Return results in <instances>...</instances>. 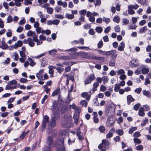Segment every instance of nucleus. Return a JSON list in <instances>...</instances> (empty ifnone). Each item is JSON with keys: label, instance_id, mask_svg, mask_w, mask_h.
Returning a JSON list of instances; mask_svg holds the SVG:
<instances>
[{"label": "nucleus", "instance_id": "37", "mask_svg": "<svg viewBox=\"0 0 151 151\" xmlns=\"http://www.w3.org/2000/svg\"><path fill=\"white\" fill-rule=\"evenodd\" d=\"M141 73V66L139 67L135 72V73L137 75H139Z\"/></svg>", "mask_w": 151, "mask_h": 151}, {"label": "nucleus", "instance_id": "5", "mask_svg": "<svg viewBox=\"0 0 151 151\" xmlns=\"http://www.w3.org/2000/svg\"><path fill=\"white\" fill-rule=\"evenodd\" d=\"M95 77L93 74H90L85 81V84L86 85L90 83L92 81H93L95 79Z\"/></svg>", "mask_w": 151, "mask_h": 151}, {"label": "nucleus", "instance_id": "3", "mask_svg": "<svg viewBox=\"0 0 151 151\" xmlns=\"http://www.w3.org/2000/svg\"><path fill=\"white\" fill-rule=\"evenodd\" d=\"M56 148L64 147V139L63 138L60 139L58 140L55 144Z\"/></svg>", "mask_w": 151, "mask_h": 151}, {"label": "nucleus", "instance_id": "4", "mask_svg": "<svg viewBox=\"0 0 151 151\" xmlns=\"http://www.w3.org/2000/svg\"><path fill=\"white\" fill-rule=\"evenodd\" d=\"M76 134L78 137L79 140L81 141L84 139V137L83 136V134L81 131L80 127H79L77 128Z\"/></svg>", "mask_w": 151, "mask_h": 151}, {"label": "nucleus", "instance_id": "2", "mask_svg": "<svg viewBox=\"0 0 151 151\" xmlns=\"http://www.w3.org/2000/svg\"><path fill=\"white\" fill-rule=\"evenodd\" d=\"M116 52L115 50H111L109 51H106L104 53V55L106 56L111 55V58H116L117 55L115 54Z\"/></svg>", "mask_w": 151, "mask_h": 151}, {"label": "nucleus", "instance_id": "6", "mask_svg": "<svg viewBox=\"0 0 151 151\" xmlns=\"http://www.w3.org/2000/svg\"><path fill=\"white\" fill-rule=\"evenodd\" d=\"M115 122V121L113 118L111 117H108L106 122V125L107 127H110L113 126Z\"/></svg>", "mask_w": 151, "mask_h": 151}, {"label": "nucleus", "instance_id": "49", "mask_svg": "<svg viewBox=\"0 0 151 151\" xmlns=\"http://www.w3.org/2000/svg\"><path fill=\"white\" fill-rule=\"evenodd\" d=\"M49 117L47 115H45L43 122L48 123L49 122Z\"/></svg>", "mask_w": 151, "mask_h": 151}, {"label": "nucleus", "instance_id": "30", "mask_svg": "<svg viewBox=\"0 0 151 151\" xmlns=\"http://www.w3.org/2000/svg\"><path fill=\"white\" fill-rule=\"evenodd\" d=\"M47 60L46 58H42V61L41 62V65L43 67H44L45 65L47 64Z\"/></svg>", "mask_w": 151, "mask_h": 151}, {"label": "nucleus", "instance_id": "25", "mask_svg": "<svg viewBox=\"0 0 151 151\" xmlns=\"http://www.w3.org/2000/svg\"><path fill=\"white\" fill-rule=\"evenodd\" d=\"M142 93L144 96H146L147 98H150L151 96L150 95V92L149 91L144 90L142 91Z\"/></svg>", "mask_w": 151, "mask_h": 151}, {"label": "nucleus", "instance_id": "42", "mask_svg": "<svg viewBox=\"0 0 151 151\" xmlns=\"http://www.w3.org/2000/svg\"><path fill=\"white\" fill-rule=\"evenodd\" d=\"M116 132L118 134L119 136H122L124 134L123 131L122 129L116 130Z\"/></svg>", "mask_w": 151, "mask_h": 151}, {"label": "nucleus", "instance_id": "13", "mask_svg": "<svg viewBox=\"0 0 151 151\" xmlns=\"http://www.w3.org/2000/svg\"><path fill=\"white\" fill-rule=\"evenodd\" d=\"M22 42L21 40H18L13 46V48L15 49H17L19 47H20L22 45Z\"/></svg>", "mask_w": 151, "mask_h": 151}, {"label": "nucleus", "instance_id": "7", "mask_svg": "<svg viewBox=\"0 0 151 151\" xmlns=\"http://www.w3.org/2000/svg\"><path fill=\"white\" fill-rule=\"evenodd\" d=\"M129 66L131 68H135L138 66L139 63L135 59H132L129 63Z\"/></svg>", "mask_w": 151, "mask_h": 151}, {"label": "nucleus", "instance_id": "63", "mask_svg": "<svg viewBox=\"0 0 151 151\" xmlns=\"http://www.w3.org/2000/svg\"><path fill=\"white\" fill-rule=\"evenodd\" d=\"M11 85H16L17 83V81L15 80H13L8 82Z\"/></svg>", "mask_w": 151, "mask_h": 151}, {"label": "nucleus", "instance_id": "52", "mask_svg": "<svg viewBox=\"0 0 151 151\" xmlns=\"http://www.w3.org/2000/svg\"><path fill=\"white\" fill-rule=\"evenodd\" d=\"M32 36L33 38V39L32 40H33L34 41H36V40L38 39L37 38L38 36V35L36 34L35 32Z\"/></svg>", "mask_w": 151, "mask_h": 151}, {"label": "nucleus", "instance_id": "61", "mask_svg": "<svg viewBox=\"0 0 151 151\" xmlns=\"http://www.w3.org/2000/svg\"><path fill=\"white\" fill-rule=\"evenodd\" d=\"M42 32V34L45 33L47 35H48L51 33L49 29H47L46 30H44Z\"/></svg>", "mask_w": 151, "mask_h": 151}, {"label": "nucleus", "instance_id": "17", "mask_svg": "<svg viewBox=\"0 0 151 151\" xmlns=\"http://www.w3.org/2000/svg\"><path fill=\"white\" fill-rule=\"evenodd\" d=\"M102 142L103 144L105 149L109 148V146L110 145V143L108 141L103 139L102 140Z\"/></svg>", "mask_w": 151, "mask_h": 151}, {"label": "nucleus", "instance_id": "19", "mask_svg": "<svg viewBox=\"0 0 151 151\" xmlns=\"http://www.w3.org/2000/svg\"><path fill=\"white\" fill-rule=\"evenodd\" d=\"M58 4L62 6L64 8H66L67 6V3L65 1H62L61 0H59L57 2Z\"/></svg>", "mask_w": 151, "mask_h": 151}, {"label": "nucleus", "instance_id": "8", "mask_svg": "<svg viewBox=\"0 0 151 151\" xmlns=\"http://www.w3.org/2000/svg\"><path fill=\"white\" fill-rule=\"evenodd\" d=\"M60 21L58 19H55L53 20H49L47 21V24L48 25H51L52 24L58 25L60 23Z\"/></svg>", "mask_w": 151, "mask_h": 151}, {"label": "nucleus", "instance_id": "36", "mask_svg": "<svg viewBox=\"0 0 151 151\" xmlns=\"http://www.w3.org/2000/svg\"><path fill=\"white\" fill-rule=\"evenodd\" d=\"M87 11L85 9H83L80 11L79 12V14L81 16H85L86 15Z\"/></svg>", "mask_w": 151, "mask_h": 151}, {"label": "nucleus", "instance_id": "55", "mask_svg": "<svg viewBox=\"0 0 151 151\" xmlns=\"http://www.w3.org/2000/svg\"><path fill=\"white\" fill-rule=\"evenodd\" d=\"M138 2L141 5H144L146 3V0H138Z\"/></svg>", "mask_w": 151, "mask_h": 151}, {"label": "nucleus", "instance_id": "29", "mask_svg": "<svg viewBox=\"0 0 151 151\" xmlns=\"http://www.w3.org/2000/svg\"><path fill=\"white\" fill-rule=\"evenodd\" d=\"M57 50L56 49H53L48 51L50 55H53L56 54L57 52Z\"/></svg>", "mask_w": 151, "mask_h": 151}, {"label": "nucleus", "instance_id": "14", "mask_svg": "<svg viewBox=\"0 0 151 151\" xmlns=\"http://www.w3.org/2000/svg\"><path fill=\"white\" fill-rule=\"evenodd\" d=\"M125 47V44L123 42H122L120 45L118 47V50L120 51H123L124 50Z\"/></svg>", "mask_w": 151, "mask_h": 151}, {"label": "nucleus", "instance_id": "59", "mask_svg": "<svg viewBox=\"0 0 151 151\" xmlns=\"http://www.w3.org/2000/svg\"><path fill=\"white\" fill-rule=\"evenodd\" d=\"M75 138H74L72 140H71L70 138H69L68 140V144L70 145L72 144L73 143H74L75 142Z\"/></svg>", "mask_w": 151, "mask_h": 151}, {"label": "nucleus", "instance_id": "20", "mask_svg": "<svg viewBox=\"0 0 151 151\" xmlns=\"http://www.w3.org/2000/svg\"><path fill=\"white\" fill-rule=\"evenodd\" d=\"M34 42L32 38L31 37L28 38V43L29 45L31 47H34L35 45V43Z\"/></svg>", "mask_w": 151, "mask_h": 151}, {"label": "nucleus", "instance_id": "44", "mask_svg": "<svg viewBox=\"0 0 151 151\" xmlns=\"http://www.w3.org/2000/svg\"><path fill=\"white\" fill-rule=\"evenodd\" d=\"M117 75H119L120 74H124L125 73L124 70L123 69H121L116 71Z\"/></svg>", "mask_w": 151, "mask_h": 151}, {"label": "nucleus", "instance_id": "22", "mask_svg": "<svg viewBox=\"0 0 151 151\" xmlns=\"http://www.w3.org/2000/svg\"><path fill=\"white\" fill-rule=\"evenodd\" d=\"M79 115L77 114H74L73 119L74 120V123L76 124L77 125L78 124V119L79 118Z\"/></svg>", "mask_w": 151, "mask_h": 151}, {"label": "nucleus", "instance_id": "45", "mask_svg": "<svg viewBox=\"0 0 151 151\" xmlns=\"http://www.w3.org/2000/svg\"><path fill=\"white\" fill-rule=\"evenodd\" d=\"M141 106L140 104L139 103H137L134 106V109L136 110L137 111L139 109V107Z\"/></svg>", "mask_w": 151, "mask_h": 151}, {"label": "nucleus", "instance_id": "64", "mask_svg": "<svg viewBox=\"0 0 151 151\" xmlns=\"http://www.w3.org/2000/svg\"><path fill=\"white\" fill-rule=\"evenodd\" d=\"M44 151H51V147L50 146H47L44 149Z\"/></svg>", "mask_w": 151, "mask_h": 151}, {"label": "nucleus", "instance_id": "54", "mask_svg": "<svg viewBox=\"0 0 151 151\" xmlns=\"http://www.w3.org/2000/svg\"><path fill=\"white\" fill-rule=\"evenodd\" d=\"M14 56V60L16 61H17L19 59V55L17 52H14L13 53Z\"/></svg>", "mask_w": 151, "mask_h": 151}, {"label": "nucleus", "instance_id": "33", "mask_svg": "<svg viewBox=\"0 0 151 151\" xmlns=\"http://www.w3.org/2000/svg\"><path fill=\"white\" fill-rule=\"evenodd\" d=\"M113 21L116 23H119L120 21L119 17L117 15L115 16L113 18Z\"/></svg>", "mask_w": 151, "mask_h": 151}, {"label": "nucleus", "instance_id": "16", "mask_svg": "<svg viewBox=\"0 0 151 151\" xmlns=\"http://www.w3.org/2000/svg\"><path fill=\"white\" fill-rule=\"evenodd\" d=\"M134 99L130 95H128L127 96V103L128 105L130 104L131 102L134 101Z\"/></svg>", "mask_w": 151, "mask_h": 151}, {"label": "nucleus", "instance_id": "57", "mask_svg": "<svg viewBox=\"0 0 151 151\" xmlns=\"http://www.w3.org/2000/svg\"><path fill=\"white\" fill-rule=\"evenodd\" d=\"M103 20L104 22H105L107 24L110 22V20L109 18L104 17L103 18Z\"/></svg>", "mask_w": 151, "mask_h": 151}, {"label": "nucleus", "instance_id": "12", "mask_svg": "<svg viewBox=\"0 0 151 151\" xmlns=\"http://www.w3.org/2000/svg\"><path fill=\"white\" fill-rule=\"evenodd\" d=\"M44 70L43 69H41L39 71V73L36 74V77L38 78V79L40 80H43V73Z\"/></svg>", "mask_w": 151, "mask_h": 151}, {"label": "nucleus", "instance_id": "58", "mask_svg": "<svg viewBox=\"0 0 151 151\" xmlns=\"http://www.w3.org/2000/svg\"><path fill=\"white\" fill-rule=\"evenodd\" d=\"M148 121V119H145L142 122L141 124V125L142 126H145L147 122Z\"/></svg>", "mask_w": 151, "mask_h": 151}, {"label": "nucleus", "instance_id": "28", "mask_svg": "<svg viewBox=\"0 0 151 151\" xmlns=\"http://www.w3.org/2000/svg\"><path fill=\"white\" fill-rule=\"evenodd\" d=\"M52 67L53 69H55L59 73H61L64 70V68L61 67H55L53 66H52Z\"/></svg>", "mask_w": 151, "mask_h": 151}, {"label": "nucleus", "instance_id": "24", "mask_svg": "<svg viewBox=\"0 0 151 151\" xmlns=\"http://www.w3.org/2000/svg\"><path fill=\"white\" fill-rule=\"evenodd\" d=\"M139 6L138 4H136L134 5H130L128 7V9H134L136 10L139 7Z\"/></svg>", "mask_w": 151, "mask_h": 151}, {"label": "nucleus", "instance_id": "21", "mask_svg": "<svg viewBox=\"0 0 151 151\" xmlns=\"http://www.w3.org/2000/svg\"><path fill=\"white\" fill-rule=\"evenodd\" d=\"M115 59L114 58H111L109 63V66L113 67L115 65Z\"/></svg>", "mask_w": 151, "mask_h": 151}, {"label": "nucleus", "instance_id": "27", "mask_svg": "<svg viewBox=\"0 0 151 151\" xmlns=\"http://www.w3.org/2000/svg\"><path fill=\"white\" fill-rule=\"evenodd\" d=\"M14 1L15 5L17 6H20L21 5V2H22L23 0H14Z\"/></svg>", "mask_w": 151, "mask_h": 151}, {"label": "nucleus", "instance_id": "43", "mask_svg": "<svg viewBox=\"0 0 151 151\" xmlns=\"http://www.w3.org/2000/svg\"><path fill=\"white\" fill-rule=\"evenodd\" d=\"M122 24L123 25H126L128 24L129 22V20L127 19L124 18L122 19Z\"/></svg>", "mask_w": 151, "mask_h": 151}, {"label": "nucleus", "instance_id": "62", "mask_svg": "<svg viewBox=\"0 0 151 151\" xmlns=\"http://www.w3.org/2000/svg\"><path fill=\"white\" fill-rule=\"evenodd\" d=\"M47 13L50 14H52L53 11V9L50 7L47 8Z\"/></svg>", "mask_w": 151, "mask_h": 151}, {"label": "nucleus", "instance_id": "23", "mask_svg": "<svg viewBox=\"0 0 151 151\" xmlns=\"http://www.w3.org/2000/svg\"><path fill=\"white\" fill-rule=\"evenodd\" d=\"M144 108L142 107H141L139 109L138 112V114L140 116H144L145 115V113L144 112Z\"/></svg>", "mask_w": 151, "mask_h": 151}, {"label": "nucleus", "instance_id": "47", "mask_svg": "<svg viewBox=\"0 0 151 151\" xmlns=\"http://www.w3.org/2000/svg\"><path fill=\"white\" fill-rule=\"evenodd\" d=\"M137 25L135 24H130L129 25V29H135L137 28Z\"/></svg>", "mask_w": 151, "mask_h": 151}, {"label": "nucleus", "instance_id": "10", "mask_svg": "<svg viewBox=\"0 0 151 151\" xmlns=\"http://www.w3.org/2000/svg\"><path fill=\"white\" fill-rule=\"evenodd\" d=\"M78 55L79 56L84 58H89L90 56L87 52H80L78 53Z\"/></svg>", "mask_w": 151, "mask_h": 151}, {"label": "nucleus", "instance_id": "35", "mask_svg": "<svg viewBox=\"0 0 151 151\" xmlns=\"http://www.w3.org/2000/svg\"><path fill=\"white\" fill-rule=\"evenodd\" d=\"M120 86L119 84H116L115 85L114 91L115 92H118L119 90Z\"/></svg>", "mask_w": 151, "mask_h": 151}, {"label": "nucleus", "instance_id": "1", "mask_svg": "<svg viewBox=\"0 0 151 151\" xmlns=\"http://www.w3.org/2000/svg\"><path fill=\"white\" fill-rule=\"evenodd\" d=\"M51 110L54 113V116L51 118L50 124V127H54L56 125L55 119H58L60 117V116L59 114V109L56 101H54L53 102L52 105L51 106Z\"/></svg>", "mask_w": 151, "mask_h": 151}, {"label": "nucleus", "instance_id": "41", "mask_svg": "<svg viewBox=\"0 0 151 151\" xmlns=\"http://www.w3.org/2000/svg\"><path fill=\"white\" fill-rule=\"evenodd\" d=\"M109 80L108 77L107 76H104L102 77V81H103L104 84L108 82Z\"/></svg>", "mask_w": 151, "mask_h": 151}, {"label": "nucleus", "instance_id": "26", "mask_svg": "<svg viewBox=\"0 0 151 151\" xmlns=\"http://www.w3.org/2000/svg\"><path fill=\"white\" fill-rule=\"evenodd\" d=\"M147 30V26H145L142 28H140L139 30V33L140 34H142L143 33H145Z\"/></svg>", "mask_w": 151, "mask_h": 151}, {"label": "nucleus", "instance_id": "9", "mask_svg": "<svg viewBox=\"0 0 151 151\" xmlns=\"http://www.w3.org/2000/svg\"><path fill=\"white\" fill-rule=\"evenodd\" d=\"M1 45H0V48L3 49H7L9 48V46L7 44L5 43L4 38H3L1 41Z\"/></svg>", "mask_w": 151, "mask_h": 151}, {"label": "nucleus", "instance_id": "11", "mask_svg": "<svg viewBox=\"0 0 151 151\" xmlns=\"http://www.w3.org/2000/svg\"><path fill=\"white\" fill-rule=\"evenodd\" d=\"M141 73L143 74H145L148 73L149 71V69L148 68L146 67V66L144 65H142L141 66Z\"/></svg>", "mask_w": 151, "mask_h": 151}, {"label": "nucleus", "instance_id": "18", "mask_svg": "<svg viewBox=\"0 0 151 151\" xmlns=\"http://www.w3.org/2000/svg\"><path fill=\"white\" fill-rule=\"evenodd\" d=\"M94 58L95 59L98 60L97 62V63H101L102 62L105 61V59L104 57H95Z\"/></svg>", "mask_w": 151, "mask_h": 151}, {"label": "nucleus", "instance_id": "46", "mask_svg": "<svg viewBox=\"0 0 151 151\" xmlns=\"http://www.w3.org/2000/svg\"><path fill=\"white\" fill-rule=\"evenodd\" d=\"M87 102L85 100L82 101L80 102V104L82 106L85 107H86L87 106Z\"/></svg>", "mask_w": 151, "mask_h": 151}, {"label": "nucleus", "instance_id": "34", "mask_svg": "<svg viewBox=\"0 0 151 151\" xmlns=\"http://www.w3.org/2000/svg\"><path fill=\"white\" fill-rule=\"evenodd\" d=\"M95 30L98 33H100L102 32L103 30V29L101 27H97L96 28Z\"/></svg>", "mask_w": 151, "mask_h": 151}, {"label": "nucleus", "instance_id": "15", "mask_svg": "<svg viewBox=\"0 0 151 151\" xmlns=\"http://www.w3.org/2000/svg\"><path fill=\"white\" fill-rule=\"evenodd\" d=\"M53 139L52 136H49L48 137L47 139V143L48 145V146L51 145L53 143Z\"/></svg>", "mask_w": 151, "mask_h": 151}, {"label": "nucleus", "instance_id": "31", "mask_svg": "<svg viewBox=\"0 0 151 151\" xmlns=\"http://www.w3.org/2000/svg\"><path fill=\"white\" fill-rule=\"evenodd\" d=\"M60 89L57 88L52 93L51 96L53 97L55 96L58 95V94L60 92Z\"/></svg>", "mask_w": 151, "mask_h": 151}, {"label": "nucleus", "instance_id": "56", "mask_svg": "<svg viewBox=\"0 0 151 151\" xmlns=\"http://www.w3.org/2000/svg\"><path fill=\"white\" fill-rule=\"evenodd\" d=\"M7 22L8 23H10L11 22L13 21V18L12 16L9 15L7 19Z\"/></svg>", "mask_w": 151, "mask_h": 151}, {"label": "nucleus", "instance_id": "53", "mask_svg": "<svg viewBox=\"0 0 151 151\" xmlns=\"http://www.w3.org/2000/svg\"><path fill=\"white\" fill-rule=\"evenodd\" d=\"M35 32H33L32 31L30 30L27 32V36L28 37L32 36Z\"/></svg>", "mask_w": 151, "mask_h": 151}, {"label": "nucleus", "instance_id": "51", "mask_svg": "<svg viewBox=\"0 0 151 151\" xmlns=\"http://www.w3.org/2000/svg\"><path fill=\"white\" fill-rule=\"evenodd\" d=\"M78 48L81 50H85L86 49L87 50H91V49L88 47H85V46H78Z\"/></svg>", "mask_w": 151, "mask_h": 151}, {"label": "nucleus", "instance_id": "48", "mask_svg": "<svg viewBox=\"0 0 151 151\" xmlns=\"http://www.w3.org/2000/svg\"><path fill=\"white\" fill-rule=\"evenodd\" d=\"M133 140L135 143H136L137 144H139L141 142V140L137 138H134Z\"/></svg>", "mask_w": 151, "mask_h": 151}, {"label": "nucleus", "instance_id": "32", "mask_svg": "<svg viewBox=\"0 0 151 151\" xmlns=\"http://www.w3.org/2000/svg\"><path fill=\"white\" fill-rule=\"evenodd\" d=\"M65 17L69 19H72L74 18V16L73 14H69L68 13H66Z\"/></svg>", "mask_w": 151, "mask_h": 151}, {"label": "nucleus", "instance_id": "38", "mask_svg": "<svg viewBox=\"0 0 151 151\" xmlns=\"http://www.w3.org/2000/svg\"><path fill=\"white\" fill-rule=\"evenodd\" d=\"M137 128L136 127H133L131 128L129 131V133L130 134H132L133 132L136 130Z\"/></svg>", "mask_w": 151, "mask_h": 151}, {"label": "nucleus", "instance_id": "40", "mask_svg": "<svg viewBox=\"0 0 151 151\" xmlns=\"http://www.w3.org/2000/svg\"><path fill=\"white\" fill-rule=\"evenodd\" d=\"M36 31L37 34H40V33H42V34L43 31H44L42 29V28L41 27H38L36 28Z\"/></svg>", "mask_w": 151, "mask_h": 151}, {"label": "nucleus", "instance_id": "39", "mask_svg": "<svg viewBox=\"0 0 151 151\" xmlns=\"http://www.w3.org/2000/svg\"><path fill=\"white\" fill-rule=\"evenodd\" d=\"M28 60L30 61L29 65L31 66H33L36 64L34 62L33 60L31 58H29L28 59Z\"/></svg>", "mask_w": 151, "mask_h": 151}, {"label": "nucleus", "instance_id": "50", "mask_svg": "<svg viewBox=\"0 0 151 151\" xmlns=\"http://www.w3.org/2000/svg\"><path fill=\"white\" fill-rule=\"evenodd\" d=\"M26 134H25V131H23L19 136V138L20 139H23L25 137Z\"/></svg>", "mask_w": 151, "mask_h": 151}, {"label": "nucleus", "instance_id": "60", "mask_svg": "<svg viewBox=\"0 0 151 151\" xmlns=\"http://www.w3.org/2000/svg\"><path fill=\"white\" fill-rule=\"evenodd\" d=\"M101 4V0H96L95 2H94L95 5L96 6H100Z\"/></svg>", "mask_w": 151, "mask_h": 151}]
</instances>
